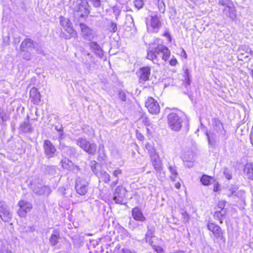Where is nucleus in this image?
Returning a JSON list of instances; mask_svg holds the SVG:
<instances>
[{
	"label": "nucleus",
	"instance_id": "4d7b16f0",
	"mask_svg": "<svg viewBox=\"0 0 253 253\" xmlns=\"http://www.w3.org/2000/svg\"><path fill=\"white\" fill-rule=\"evenodd\" d=\"M182 219L185 221H188L189 220V215L186 212H183L182 213Z\"/></svg>",
	"mask_w": 253,
	"mask_h": 253
},
{
	"label": "nucleus",
	"instance_id": "c756f323",
	"mask_svg": "<svg viewBox=\"0 0 253 253\" xmlns=\"http://www.w3.org/2000/svg\"><path fill=\"white\" fill-rule=\"evenodd\" d=\"M206 135L209 144L212 147H214L217 141V138L216 135L213 132L208 133V132H206Z\"/></svg>",
	"mask_w": 253,
	"mask_h": 253
},
{
	"label": "nucleus",
	"instance_id": "412c9836",
	"mask_svg": "<svg viewBox=\"0 0 253 253\" xmlns=\"http://www.w3.org/2000/svg\"><path fill=\"white\" fill-rule=\"evenodd\" d=\"M132 215L134 219L139 221H144L146 218L143 215L142 212L138 207H135L132 210Z\"/></svg>",
	"mask_w": 253,
	"mask_h": 253
},
{
	"label": "nucleus",
	"instance_id": "393cba45",
	"mask_svg": "<svg viewBox=\"0 0 253 253\" xmlns=\"http://www.w3.org/2000/svg\"><path fill=\"white\" fill-rule=\"evenodd\" d=\"M34 44V41L30 39H27L23 41L20 46V51H28V49L32 48Z\"/></svg>",
	"mask_w": 253,
	"mask_h": 253
},
{
	"label": "nucleus",
	"instance_id": "ea45409f",
	"mask_svg": "<svg viewBox=\"0 0 253 253\" xmlns=\"http://www.w3.org/2000/svg\"><path fill=\"white\" fill-rule=\"evenodd\" d=\"M21 56L23 59L29 61L31 59V54L29 51H21Z\"/></svg>",
	"mask_w": 253,
	"mask_h": 253
},
{
	"label": "nucleus",
	"instance_id": "c85d7f7f",
	"mask_svg": "<svg viewBox=\"0 0 253 253\" xmlns=\"http://www.w3.org/2000/svg\"><path fill=\"white\" fill-rule=\"evenodd\" d=\"M97 149L96 144L94 143H91L89 142L86 148L84 149V151L90 155H94L96 153Z\"/></svg>",
	"mask_w": 253,
	"mask_h": 253
},
{
	"label": "nucleus",
	"instance_id": "603ef678",
	"mask_svg": "<svg viewBox=\"0 0 253 253\" xmlns=\"http://www.w3.org/2000/svg\"><path fill=\"white\" fill-rule=\"evenodd\" d=\"M46 170L51 174H53L56 171V168L54 166H49L47 167L46 168Z\"/></svg>",
	"mask_w": 253,
	"mask_h": 253
},
{
	"label": "nucleus",
	"instance_id": "b1692460",
	"mask_svg": "<svg viewBox=\"0 0 253 253\" xmlns=\"http://www.w3.org/2000/svg\"><path fill=\"white\" fill-rule=\"evenodd\" d=\"M30 97L34 104H38L41 101V94L36 88H32L30 91Z\"/></svg>",
	"mask_w": 253,
	"mask_h": 253
},
{
	"label": "nucleus",
	"instance_id": "4c0bfd02",
	"mask_svg": "<svg viewBox=\"0 0 253 253\" xmlns=\"http://www.w3.org/2000/svg\"><path fill=\"white\" fill-rule=\"evenodd\" d=\"M224 213L222 211H216L214 213L213 216L215 219L220 221V223L222 222L223 216Z\"/></svg>",
	"mask_w": 253,
	"mask_h": 253
},
{
	"label": "nucleus",
	"instance_id": "3c124183",
	"mask_svg": "<svg viewBox=\"0 0 253 253\" xmlns=\"http://www.w3.org/2000/svg\"><path fill=\"white\" fill-rule=\"evenodd\" d=\"M119 97L123 101H126V94L124 91L119 92Z\"/></svg>",
	"mask_w": 253,
	"mask_h": 253
},
{
	"label": "nucleus",
	"instance_id": "58836bf2",
	"mask_svg": "<svg viewBox=\"0 0 253 253\" xmlns=\"http://www.w3.org/2000/svg\"><path fill=\"white\" fill-rule=\"evenodd\" d=\"M211 177L204 175L201 178V182L204 185H208L210 183Z\"/></svg>",
	"mask_w": 253,
	"mask_h": 253
},
{
	"label": "nucleus",
	"instance_id": "1a4fd4ad",
	"mask_svg": "<svg viewBox=\"0 0 253 253\" xmlns=\"http://www.w3.org/2000/svg\"><path fill=\"white\" fill-rule=\"evenodd\" d=\"M19 209L17 213L20 217H25L27 212H30L32 209V204L28 201L21 200L18 204Z\"/></svg>",
	"mask_w": 253,
	"mask_h": 253
},
{
	"label": "nucleus",
	"instance_id": "69168bd1",
	"mask_svg": "<svg viewBox=\"0 0 253 253\" xmlns=\"http://www.w3.org/2000/svg\"><path fill=\"white\" fill-rule=\"evenodd\" d=\"M122 253H135L134 252L131 251L128 249H123Z\"/></svg>",
	"mask_w": 253,
	"mask_h": 253
},
{
	"label": "nucleus",
	"instance_id": "0eeeda50",
	"mask_svg": "<svg viewBox=\"0 0 253 253\" xmlns=\"http://www.w3.org/2000/svg\"><path fill=\"white\" fill-rule=\"evenodd\" d=\"M145 107L149 112L153 115H157L160 111V106L157 101L152 97H149L145 101Z\"/></svg>",
	"mask_w": 253,
	"mask_h": 253
},
{
	"label": "nucleus",
	"instance_id": "a211bd4d",
	"mask_svg": "<svg viewBox=\"0 0 253 253\" xmlns=\"http://www.w3.org/2000/svg\"><path fill=\"white\" fill-rule=\"evenodd\" d=\"M156 52L163 54L162 59L164 61H167L170 57V51L165 45L163 44H159L157 46Z\"/></svg>",
	"mask_w": 253,
	"mask_h": 253
},
{
	"label": "nucleus",
	"instance_id": "e2e57ef3",
	"mask_svg": "<svg viewBox=\"0 0 253 253\" xmlns=\"http://www.w3.org/2000/svg\"><path fill=\"white\" fill-rule=\"evenodd\" d=\"M34 231V228L31 226H28L25 228V230L23 231V232H33Z\"/></svg>",
	"mask_w": 253,
	"mask_h": 253
},
{
	"label": "nucleus",
	"instance_id": "7c9ffc66",
	"mask_svg": "<svg viewBox=\"0 0 253 253\" xmlns=\"http://www.w3.org/2000/svg\"><path fill=\"white\" fill-rule=\"evenodd\" d=\"M75 141L77 145L83 150L86 148V146L88 145V143L89 142L86 138L83 137H79L76 139Z\"/></svg>",
	"mask_w": 253,
	"mask_h": 253
},
{
	"label": "nucleus",
	"instance_id": "37998d69",
	"mask_svg": "<svg viewBox=\"0 0 253 253\" xmlns=\"http://www.w3.org/2000/svg\"><path fill=\"white\" fill-rule=\"evenodd\" d=\"M223 173L225 175V177L228 179L230 180L232 178V173L230 170H229L228 169L225 168L223 170Z\"/></svg>",
	"mask_w": 253,
	"mask_h": 253
},
{
	"label": "nucleus",
	"instance_id": "de8ad7c7",
	"mask_svg": "<svg viewBox=\"0 0 253 253\" xmlns=\"http://www.w3.org/2000/svg\"><path fill=\"white\" fill-rule=\"evenodd\" d=\"M110 24V31L112 33H115L117 31V24L112 21H111Z\"/></svg>",
	"mask_w": 253,
	"mask_h": 253
},
{
	"label": "nucleus",
	"instance_id": "9b49d317",
	"mask_svg": "<svg viewBox=\"0 0 253 253\" xmlns=\"http://www.w3.org/2000/svg\"><path fill=\"white\" fill-rule=\"evenodd\" d=\"M82 35L85 40L91 41L94 39V33L93 30L84 23L80 24Z\"/></svg>",
	"mask_w": 253,
	"mask_h": 253
},
{
	"label": "nucleus",
	"instance_id": "13d9d810",
	"mask_svg": "<svg viewBox=\"0 0 253 253\" xmlns=\"http://www.w3.org/2000/svg\"><path fill=\"white\" fill-rule=\"evenodd\" d=\"M119 183V179L116 178V179L111 182L110 185V187L111 188H114Z\"/></svg>",
	"mask_w": 253,
	"mask_h": 253
},
{
	"label": "nucleus",
	"instance_id": "a19ab883",
	"mask_svg": "<svg viewBox=\"0 0 253 253\" xmlns=\"http://www.w3.org/2000/svg\"><path fill=\"white\" fill-rule=\"evenodd\" d=\"M123 171L119 168H116L112 172V175L116 178H118L119 176L122 175Z\"/></svg>",
	"mask_w": 253,
	"mask_h": 253
},
{
	"label": "nucleus",
	"instance_id": "c03bdc74",
	"mask_svg": "<svg viewBox=\"0 0 253 253\" xmlns=\"http://www.w3.org/2000/svg\"><path fill=\"white\" fill-rule=\"evenodd\" d=\"M143 124L146 126H150L152 124L150 123V120L146 116H143L141 118Z\"/></svg>",
	"mask_w": 253,
	"mask_h": 253
},
{
	"label": "nucleus",
	"instance_id": "c9c22d12",
	"mask_svg": "<svg viewBox=\"0 0 253 253\" xmlns=\"http://www.w3.org/2000/svg\"><path fill=\"white\" fill-rule=\"evenodd\" d=\"M149 243L157 253H165V251L161 247L154 245L152 241H149Z\"/></svg>",
	"mask_w": 253,
	"mask_h": 253
},
{
	"label": "nucleus",
	"instance_id": "4be33fe9",
	"mask_svg": "<svg viewBox=\"0 0 253 253\" xmlns=\"http://www.w3.org/2000/svg\"><path fill=\"white\" fill-rule=\"evenodd\" d=\"M33 191L35 194L39 195H49L51 192L50 187L47 186H36L33 188Z\"/></svg>",
	"mask_w": 253,
	"mask_h": 253
},
{
	"label": "nucleus",
	"instance_id": "79ce46f5",
	"mask_svg": "<svg viewBox=\"0 0 253 253\" xmlns=\"http://www.w3.org/2000/svg\"><path fill=\"white\" fill-rule=\"evenodd\" d=\"M158 7L161 13H164L165 11V4L163 0H159Z\"/></svg>",
	"mask_w": 253,
	"mask_h": 253
},
{
	"label": "nucleus",
	"instance_id": "f257e3e1",
	"mask_svg": "<svg viewBox=\"0 0 253 253\" xmlns=\"http://www.w3.org/2000/svg\"><path fill=\"white\" fill-rule=\"evenodd\" d=\"M70 8L74 12V18L78 21L84 19L90 12L86 0H77L70 4Z\"/></svg>",
	"mask_w": 253,
	"mask_h": 253
},
{
	"label": "nucleus",
	"instance_id": "cd10ccee",
	"mask_svg": "<svg viewBox=\"0 0 253 253\" xmlns=\"http://www.w3.org/2000/svg\"><path fill=\"white\" fill-rule=\"evenodd\" d=\"M155 232V227L154 225L149 224L147 225V231L145 235V238L147 242L151 241V238L154 236Z\"/></svg>",
	"mask_w": 253,
	"mask_h": 253
},
{
	"label": "nucleus",
	"instance_id": "09e8293b",
	"mask_svg": "<svg viewBox=\"0 0 253 253\" xmlns=\"http://www.w3.org/2000/svg\"><path fill=\"white\" fill-rule=\"evenodd\" d=\"M97 165V162L95 161H91L90 163V166L91 167V170L93 173H96V166Z\"/></svg>",
	"mask_w": 253,
	"mask_h": 253
},
{
	"label": "nucleus",
	"instance_id": "0e129e2a",
	"mask_svg": "<svg viewBox=\"0 0 253 253\" xmlns=\"http://www.w3.org/2000/svg\"><path fill=\"white\" fill-rule=\"evenodd\" d=\"M84 65L85 67L89 70H90L91 68V64L89 62H84Z\"/></svg>",
	"mask_w": 253,
	"mask_h": 253
},
{
	"label": "nucleus",
	"instance_id": "4468645a",
	"mask_svg": "<svg viewBox=\"0 0 253 253\" xmlns=\"http://www.w3.org/2000/svg\"><path fill=\"white\" fill-rule=\"evenodd\" d=\"M43 148L44 154L47 158H51L54 157L56 150L54 145L49 140H44L43 144Z\"/></svg>",
	"mask_w": 253,
	"mask_h": 253
},
{
	"label": "nucleus",
	"instance_id": "72a5a7b5",
	"mask_svg": "<svg viewBox=\"0 0 253 253\" xmlns=\"http://www.w3.org/2000/svg\"><path fill=\"white\" fill-rule=\"evenodd\" d=\"M100 178H101L105 183H108L111 180L110 174L105 170L100 171Z\"/></svg>",
	"mask_w": 253,
	"mask_h": 253
},
{
	"label": "nucleus",
	"instance_id": "dca6fc26",
	"mask_svg": "<svg viewBox=\"0 0 253 253\" xmlns=\"http://www.w3.org/2000/svg\"><path fill=\"white\" fill-rule=\"evenodd\" d=\"M60 24L64 28L65 30L70 34L71 36L76 35L74 30L71 26V23L68 19L64 18L62 17H60Z\"/></svg>",
	"mask_w": 253,
	"mask_h": 253
},
{
	"label": "nucleus",
	"instance_id": "e433bc0d",
	"mask_svg": "<svg viewBox=\"0 0 253 253\" xmlns=\"http://www.w3.org/2000/svg\"><path fill=\"white\" fill-rule=\"evenodd\" d=\"M32 48L34 49L38 54H44V52L39 44L34 42Z\"/></svg>",
	"mask_w": 253,
	"mask_h": 253
},
{
	"label": "nucleus",
	"instance_id": "a18cd8bd",
	"mask_svg": "<svg viewBox=\"0 0 253 253\" xmlns=\"http://www.w3.org/2000/svg\"><path fill=\"white\" fill-rule=\"evenodd\" d=\"M184 77H185V82L186 83V86L187 85L190 84V77H189V73L188 69H186L184 72Z\"/></svg>",
	"mask_w": 253,
	"mask_h": 253
},
{
	"label": "nucleus",
	"instance_id": "f704fd0d",
	"mask_svg": "<svg viewBox=\"0 0 253 253\" xmlns=\"http://www.w3.org/2000/svg\"><path fill=\"white\" fill-rule=\"evenodd\" d=\"M218 4L224 7H229L233 5V2L231 0H218Z\"/></svg>",
	"mask_w": 253,
	"mask_h": 253
},
{
	"label": "nucleus",
	"instance_id": "8fccbe9b",
	"mask_svg": "<svg viewBox=\"0 0 253 253\" xmlns=\"http://www.w3.org/2000/svg\"><path fill=\"white\" fill-rule=\"evenodd\" d=\"M93 6L96 8L99 7L101 5L100 0H90Z\"/></svg>",
	"mask_w": 253,
	"mask_h": 253
},
{
	"label": "nucleus",
	"instance_id": "5fc2aeb1",
	"mask_svg": "<svg viewBox=\"0 0 253 253\" xmlns=\"http://www.w3.org/2000/svg\"><path fill=\"white\" fill-rule=\"evenodd\" d=\"M147 133L149 135H151L154 132L153 126L152 124L150 126H147L146 128Z\"/></svg>",
	"mask_w": 253,
	"mask_h": 253
},
{
	"label": "nucleus",
	"instance_id": "49530a36",
	"mask_svg": "<svg viewBox=\"0 0 253 253\" xmlns=\"http://www.w3.org/2000/svg\"><path fill=\"white\" fill-rule=\"evenodd\" d=\"M134 4L136 8L140 9L143 6L144 2L142 0H135L134 1Z\"/></svg>",
	"mask_w": 253,
	"mask_h": 253
},
{
	"label": "nucleus",
	"instance_id": "a878e982",
	"mask_svg": "<svg viewBox=\"0 0 253 253\" xmlns=\"http://www.w3.org/2000/svg\"><path fill=\"white\" fill-rule=\"evenodd\" d=\"M60 238L59 232L57 229H54L49 238V242L51 246H54L58 243Z\"/></svg>",
	"mask_w": 253,
	"mask_h": 253
},
{
	"label": "nucleus",
	"instance_id": "6ab92c4d",
	"mask_svg": "<svg viewBox=\"0 0 253 253\" xmlns=\"http://www.w3.org/2000/svg\"><path fill=\"white\" fill-rule=\"evenodd\" d=\"M90 48L98 57L102 58L103 56V51L100 45L96 42H91L89 43Z\"/></svg>",
	"mask_w": 253,
	"mask_h": 253
},
{
	"label": "nucleus",
	"instance_id": "6e6552de",
	"mask_svg": "<svg viewBox=\"0 0 253 253\" xmlns=\"http://www.w3.org/2000/svg\"><path fill=\"white\" fill-rule=\"evenodd\" d=\"M88 183L85 179L78 177L76 180L75 189L78 194L81 196L85 195L88 191Z\"/></svg>",
	"mask_w": 253,
	"mask_h": 253
},
{
	"label": "nucleus",
	"instance_id": "ddd939ff",
	"mask_svg": "<svg viewBox=\"0 0 253 253\" xmlns=\"http://www.w3.org/2000/svg\"><path fill=\"white\" fill-rule=\"evenodd\" d=\"M62 167L69 171L75 170V172H81V169L79 166L75 165L72 161L68 159L65 158L60 162Z\"/></svg>",
	"mask_w": 253,
	"mask_h": 253
},
{
	"label": "nucleus",
	"instance_id": "7ed1b4c3",
	"mask_svg": "<svg viewBox=\"0 0 253 253\" xmlns=\"http://www.w3.org/2000/svg\"><path fill=\"white\" fill-rule=\"evenodd\" d=\"M168 124L173 130L177 131L182 126V121L179 116L175 113H171L168 116Z\"/></svg>",
	"mask_w": 253,
	"mask_h": 253
},
{
	"label": "nucleus",
	"instance_id": "39448f33",
	"mask_svg": "<svg viewBox=\"0 0 253 253\" xmlns=\"http://www.w3.org/2000/svg\"><path fill=\"white\" fill-rule=\"evenodd\" d=\"M127 190L123 185L118 186L113 193V200L117 204H123V202L126 196Z\"/></svg>",
	"mask_w": 253,
	"mask_h": 253
},
{
	"label": "nucleus",
	"instance_id": "2eb2a0df",
	"mask_svg": "<svg viewBox=\"0 0 253 253\" xmlns=\"http://www.w3.org/2000/svg\"><path fill=\"white\" fill-rule=\"evenodd\" d=\"M222 13L224 15L228 17L232 20H235L237 16L236 8L234 4L232 5V6L224 7L222 10Z\"/></svg>",
	"mask_w": 253,
	"mask_h": 253
},
{
	"label": "nucleus",
	"instance_id": "473e14b6",
	"mask_svg": "<svg viewBox=\"0 0 253 253\" xmlns=\"http://www.w3.org/2000/svg\"><path fill=\"white\" fill-rule=\"evenodd\" d=\"M169 170L171 173L170 178L172 181H175L178 176V173L175 166H169Z\"/></svg>",
	"mask_w": 253,
	"mask_h": 253
},
{
	"label": "nucleus",
	"instance_id": "aec40b11",
	"mask_svg": "<svg viewBox=\"0 0 253 253\" xmlns=\"http://www.w3.org/2000/svg\"><path fill=\"white\" fill-rule=\"evenodd\" d=\"M156 49L157 47L150 46L147 51V58L152 60L154 63L158 61L157 54H159V52H156Z\"/></svg>",
	"mask_w": 253,
	"mask_h": 253
},
{
	"label": "nucleus",
	"instance_id": "774afa93",
	"mask_svg": "<svg viewBox=\"0 0 253 253\" xmlns=\"http://www.w3.org/2000/svg\"><path fill=\"white\" fill-rule=\"evenodd\" d=\"M181 184L179 182H177L175 184V186L176 188L179 189L180 187Z\"/></svg>",
	"mask_w": 253,
	"mask_h": 253
},
{
	"label": "nucleus",
	"instance_id": "f3484780",
	"mask_svg": "<svg viewBox=\"0 0 253 253\" xmlns=\"http://www.w3.org/2000/svg\"><path fill=\"white\" fill-rule=\"evenodd\" d=\"M139 80L140 82L148 81L151 74V69L146 66L141 68L140 70Z\"/></svg>",
	"mask_w": 253,
	"mask_h": 253
},
{
	"label": "nucleus",
	"instance_id": "338daca9",
	"mask_svg": "<svg viewBox=\"0 0 253 253\" xmlns=\"http://www.w3.org/2000/svg\"><path fill=\"white\" fill-rule=\"evenodd\" d=\"M137 137L140 140H142L144 138V136L142 135H141V134H138Z\"/></svg>",
	"mask_w": 253,
	"mask_h": 253
},
{
	"label": "nucleus",
	"instance_id": "bb28decb",
	"mask_svg": "<svg viewBox=\"0 0 253 253\" xmlns=\"http://www.w3.org/2000/svg\"><path fill=\"white\" fill-rule=\"evenodd\" d=\"M19 129L23 132H31L32 131V127L29 119L20 125Z\"/></svg>",
	"mask_w": 253,
	"mask_h": 253
},
{
	"label": "nucleus",
	"instance_id": "5701e85b",
	"mask_svg": "<svg viewBox=\"0 0 253 253\" xmlns=\"http://www.w3.org/2000/svg\"><path fill=\"white\" fill-rule=\"evenodd\" d=\"M152 165L157 171L162 169V164L158 155L154 154L151 156Z\"/></svg>",
	"mask_w": 253,
	"mask_h": 253
},
{
	"label": "nucleus",
	"instance_id": "680f3d73",
	"mask_svg": "<svg viewBox=\"0 0 253 253\" xmlns=\"http://www.w3.org/2000/svg\"><path fill=\"white\" fill-rule=\"evenodd\" d=\"M177 63V61L175 58H172L169 61V64L171 66H175Z\"/></svg>",
	"mask_w": 253,
	"mask_h": 253
},
{
	"label": "nucleus",
	"instance_id": "864d4df0",
	"mask_svg": "<svg viewBox=\"0 0 253 253\" xmlns=\"http://www.w3.org/2000/svg\"><path fill=\"white\" fill-rule=\"evenodd\" d=\"M145 148L148 151V152L150 153H153V151H154V148L153 147H152V146L149 144V143H147L146 144H145Z\"/></svg>",
	"mask_w": 253,
	"mask_h": 253
},
{
	"label": "nucleus",
	"instance_id": "423d86ee",
	"mask_svg": "<svg viewBox=\"0 0 253 253\" xmlns=\"http://www.w3.org/2000/svg\"><path fill=\"white\" fill-rule=\"evenodd\" d=\"M207 227L217 240H221L224 243H225L226 239L223 236L222 230L219 226L213 223H208Z\"/></svg>",
	"mask_w": 253,
	"mask_h": 253
},
{
	"label": "nucleus",
	"instance_id": "2f4dec72",
	"mask_svg": "<svg viewBox=\"0 0 253 253\" xmlns=\"http://www.w3.org/2000/svg\"><path fill=\"white\" fill-rule=\"evenodd\" d=\"M116 231L120 234L122 239H126L128 236V233L127 230L122 226L118 225L116 227Z\"/></svg>",
	"mask_w": 253,
	"mask_h": 253
},
{
	"label": "nucleus",
	"instance_id": "f8f14e48",
	"mask_svg": "<svg viewBox=\"0 0 253 253\" xmlns=\"http://www.w3.org/2000/svg\"><path fill=\"white\" fill-rule=\"evenodd\" d=\"M238 187L237 186L231 185L227 189L225 195L229 197L234 196L239 198H242L245 194V192L241 190L238 191Z\"/></svg>",
	"mask_w": 253,
	"mask_h": 253
},
{
	"label": "nucleus",
	"instance_id": "052dcab7",
	"mask_svg": "<svg viewBox=\"0 0 253 253\" xmlns=\"http://www.w3.org/2000/svg\"><path fill=\"white\" fill-rule=\"evenodd\" d=\"M58 132L59 133V140L60 141L61 140H62L64 138V133L63 132V128H60L59 129Z\"/></svg>",
	"mask_w": 253,
	"mask_h": 253
},
{
	"label": "nucleus",
	"instance_id": "bf43d9fd",
	"mask_svg": "<svg viewBox=\"0 0 253 253\" xmlns=\"http://www.w3.org/2000/svg\"><path fill=\"white\" fill-rule=\"evenodd\" d=\"M66 190H67L63 187L58 188L59 192L61 194H62V195H64L65 196H66Z\"/></svg>",
	"mask_w": 253,
	"mask_h": 253
},
{
	"label": "nucleus",
	"instance_id": "9d476101",
	"mask_svg": "<svg viewBox=\"0 0 253 253\" xmlns=\"http://www.w3.org/2000/svg\"><path fill=\"white\" fill-rule=\"evenodd\" d=\"M211 122L213 131L217 134L218 137H224L225 136L226 131L220 121L216 118H213Z\"/></svg>",
	"mask_w": 253,
	"mask_h": 253
},
{
	"label": "nucleus",
	"instance_id": "f03ea898",
	"mask_svg": "<svg viewBox=\"0 0 253 253\" xmlns=\"http://www.w3.org/2000/svg\"><path fill=\"white\" fill-rule=\"evenodd\" d=\"M146 22L147 31L150 33H158L162 25L159 17L156 15L151 16L146 19Z\"/></svg>",
	"mask_w": 253,
	"mask_h": 253
},
{
	"label": "nucleus",
	"instance_id": "6e6d98bb",
	"mask_svg": "<svg viewBox=\"0 0 253 253\" xmlns=\"http://www.w3.org/2000/svg\"><path fill=\"white\" fill-rule=\"evenodd\" d=\"M226 202L225 201H219L218 203L217 207L221 209V210L223 209L224 207L225 206Z\"/></svg>",
	"mask_w": 253,
	"mask_h": 253
},
{
	"label": "nucleus",
	"instance_id": "20e7f679",
	"mask_svg": "<svg viewBox=\"0 0 253 253\" xmlns=\"http://www.w3.org/2000/svg\"><path fill=\"white\" fill-rule=\"evenodd\" d=\"M12 217V213L9 208L3 201H0V217L4 222H9Z\"/></svg>",
	"mask_w": 253,
	"mask_h": 253
}]
</instances>
